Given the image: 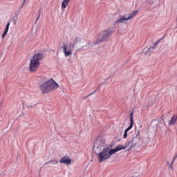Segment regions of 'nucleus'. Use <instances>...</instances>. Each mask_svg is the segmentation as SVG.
Here are the masks:
<instances>
[{"label": "nucleus", "mask_w": 177, "mask_h": 177, "mask_svg": "<svg viewBox=\"0 0 177 177\" xmlns=\"http://www.w3.org/2000/svg\"><path fill=\"white\" fill-rule=\"evenodd\" d=\"M57 88H59V84H57L53 79H50L39 85V88L43 95L53 92V91H55Z\"/></svg>", "instance_id": "1"}, {"label": "nucleus", "mask_w": 177, "mask_h": 177, "mask_svg": "<svg viewBox=\"0 0 177 177\" xmlns=\"http://www.w3.org/2000/svg\"><path fill=\"white\" fill-rule=\"evenodd\" d=\"M140 143V131H138L131 138H129L128 141L126 142L124 145H119V150H125L127 147H130V149H133L137 145Z\"/></svg>", "instance_id": "2"}, {"label": "nucleus", "mask_w": 177, "mask_h": 177, "mask_svg": "<svg viewBox=\"0 0 177 177\" xmlns=\"http://www.w3.org/2000/svg\"><path fill=\"white\" fill-rule=\"evenodd\" d=\"M117 151H120L118 146L115 147V149H111L109 147L104 148L103 150L97 153V158L100 162H103L106 160H109L113 154H115Z\"/></svg>", "instance_id": "3"}, {"label": "nucleus", "mask_w": 177, "mask_h": 177, "mask_svg": "<svg viewBox=\"0 0 177 177\" xmlns=\"http://www.w3.org/2000/svg\"><path fill=\"white\" fill-rule=\"evenodd\" d=\"M81 42V37H76L71 39V41L68 44H64L63 45V53H64L65 57H68L71 55H73V49L77 48V44Z\"/></svg>", "instance_id": "4"}, {"label": "nucleus", "mask_w": 177, "mask_h": 177, "mask_svg": "<svg viewBox=\"0 0 177 177\" xmlns=\"http://www.w3.org/2000/svg\"><path fill=\"white\" fill-rule=\"evenodd\" d=\"M112 35H113V30L110 29L102 30L99 34L97 41L96 42H92V44L88 43L87 46H95V45H97V44L100 42H104V41H108L109 38H111Z\"/></svg>", "instance_id": "5"}, {"label": "nucleus", "mask_w": 177, "mask_h": 177, "mask_svg": "<svg viewBox=\"0 0 177 177\" xmlns=\"http://www.w3.org/2000/svg\"><path fill=\"white\" fill-rule=\"evenodd\" d=\"M44 59V55L37 53L30 60V71L32 73L37 71V68L39 67V61Z\"/></svg>", "instance_id": "6"}, {"label": "nucleus", "mask_w": 177, "mask_h": 177, "mask_svg": "<svg viewBox=\"0 0 177 177\" xmlns=\"http://www.w3.org/2000/svg\"><path fill=\"white\" fill-rule=\"evenodd\" d=\"M133 110L130 113V125L129 127L125 129L124 131V133L123 136V138L124 139H127V138H128V132L129 131H131V129H132L133 127Z\"/></svg>", "instance_id": "7"}, {"label": "nucleus", "mask_w": 177, "mask_h": 177, "mask_svg": "<svg viewBox=\"0 0 177 177\" xmlns=\"http://www.w3.org/2000/svg\"><path fill=\"white\" fill-rule=\"evenodd\" d=\"M59 164H66V165H70L71 164V160L68 156H65L59 160Z\"/></svg>", "instance_id": "8"}, {"label": "nucleus", "mask_w": 177, "mask_h": 177, "mask_svg": "<svg viewBox=\"0 0 177 177\" xmlns=\"http://www.w3.org/2000/svg\"><path fill=\"white\" fill-rule=\"evenodd\" d=\"M129 19L128 17H127V15H120L118 19H117L115 21V24H118V23H124V21H128Z\"/></svg>", "instance_id": "9"}, {"label": "nucleus", "mask_w": 177, "mask_h": 177, "mask_svg": "<svg viewBox=\"0 0 177 177\" xmlns=\"http://www.w3.org/2000/svg\"><path fill=\"white\" fill-rule=\"evenodd\" d=\"M71 0H64L62 3V9H66V8H67V5H68V3L71 1Z\"/></svg>", "instance_id": "10"}, {"label": "nucleus", "mask_w": 177, "mask_h": 177, "mask_svg": "<svg viewBox=\"0 0 177 177\" xmlns=\"http://www.w3.org/2000/svg\"><path fill=\"white\" fill-rule=\"evenodd\" d=\"M156 46H157V43H155L153 46L150 47L147 49V53H145V55H147V53H150L153 52V50H154V49H156V48H157Z\"/></svg>", "instance_id": "11"}, {"label": "nucleus", "mask_w": 177, "mask_h": 177, "mask_svg": "<svg viewBox=\"0 0 177 177\" xmlns=\"http://www.w3.org/2000/svg\"><path fill=\"white\" fill-rule=\"evenodd\" d=\"M138 15V10L133 11L131 14L128 17L129 20H131L135 17Z\"/></svg>", "instance_id": "12"}, {"label": "nucleus", "mask_w": 177, "mask_h": 177, "mask_svg": "<svg viewBox=\"0 0 177 177\" xmlns=\"http://www.w3.org/2000/svg\"><path fill=\"white\" fill-rule=\"evenodd\" d=\"M104 82H102L99 86L97 88L96 90H95L93 93H90L89 95H88L86 96V97H89V96H92V95H94V93H96V92H97V89H99V88H100V86H102V85H103Z\"/></svg>", "instance_id": "13"}, {"label": "nucleus", "mask_w": 177, "mask_h": 177, "mask_svg": "<svg viewBox=\"0 0 177 177\" xmlns=\"http://www.w3.org/2000/svg\"><path fill=\"white\" fill-rule=\"evenodd\" d=\"M53 163L54 165H57V164H59V161L57 160H51L45 163V165H48V164H50V163Z\"/></svg>", "instance_id": "14"}, {"label": "nucleus", "mask_w": 177, "mask_h": 177, "mask_svg": "<svg viewBox=\"0 0 177 177\" xmlns=\"http://www.w3.org/2000/svg\"><path fill=\"white\" fill-rule=\"evenodd\" d=\"M10 26V21H8L6 24V28H5V31H9V27Z\"/></svg>", "instance_id": "15"}, {"label": "nucleus", "mask_w": 177, "mask_h": 177, "mask_svg": "<svg viewBox=\"0 0 177 177\" xmlns=\"http://www.w3.org/2000/svg\"><path fill=\"white\" fill-rule=\"evenodd\" d=\"M7 34H8V31L4 30L3 33L2 34L1 38H5Z\"/></svg>", "instance_id": "16"}, {"label": "nucleus", "mask_w": 177, "mask_h": 177, "mask_svg": "<svg viewBox=\"0 0 177 177\" xmlns=\"http://www.w3.org/2000/svg\"><path fill=\"white\" fill-rule=\"evenodd\" d=\"M41 17V13L40 12H39V15H38V17H37V19H36V22L35 23H37V21H38V20H39V19Z\"/></svg>", "instance_id": "17"}, {"label": "nucleus", "mask_w": 177, "mask_h": 177, "mask_svg": "<svg viewBox=\"0 0 177 177\" xmlns=\"http://www.w3.org/2000/svg\"><path fill=\"white\" fill-rule=\"evenodd\" d=\"M177 156H176L174 157V158L173 159V160L171 161V165H174V162H175V159L176 158Z\"/></svg>", "instance_id": "18"}, {"label": "nucleus", "mask_w": 177, "mask_h": 177, "mask_svg": "<svg viewBox=\"0 0 177 177\" xmlns=\"http://www.w3.org/2000/svg\"><path fill=\"white\" fill-rule=\"evenodd\" d=\"M27 107H30V109H32V107H34V106L30 105V106H27Z\"/></svg>", "instance_id": "19"}, {"label": "nucleus", "mask_w": 177, "mask_h": 177, "mask_svg": "<svg viewBox=\"0 0 177 177\" xmlns=\"http://www.w3.org/2000/svg\"><path fill=\"white\" fill-rule=\"evenodd\" d=\"M170 168H171V169H174V165H171V164Z\"/></svg>", "instance_id": "20"}, {"label": "nucleus", "mask_w": 177, "mask_h": 177, "mask_svg": "<svg viewBox=\"0 0 177 177\" xmlns=\"http://www.w3.org/2000/svg\"><path fill=\"white\" fill-rule=\"evenodd\" d=\"M76 50H77V52H80V50H81V48H77L76 49Z\"/></svg>", "instance_id": "21"}, {"label": "nucleus", "mask_w": 177, "mask_h": 177, "mask_svg": "<svg viewBox=\"0 0 177 177\" xmlns=\"http://www.w3.org/2000/svg\"><path fill=\"white\" fill-rule=\"evenodd\" d=\"M23 6H24V3H22V5H21L20 9H21V8H23Z\"/></svg>", "instance_id": "22"}, {"label": "nucleus", "mask_w": 177, "mask_h": 177, "mask_svg": "<svg viewBox=\"0 0 177 177\" xmlns=\"http://www.w3.org/2000/svg\"><path fill=\"white\" fill-rule=\"evenodd\" d=\"M15 15H19V12H15Z\"/></svg>", "instance_id": "23"}, {"label": "nucleus", "mask_w": 177, "mask_h": 177, "mask_svg": "<svg viewBox=\"0 0 177 177\" xmlns=\"http://www.w3.org/2000/svg\"><path fill=\"white\" fill-rule=\"evenodd\" d=\"M84 48H85L84 46H82V49H84Z\"/></svg>", "instance_id": "24"}, {"label": "nucleus", "mask_w": 177, "mask_h": 177, "mask_svg": "<svg viewBox=\"0 0 177 177\" xmlns=\"http://www.w3.org/2000/svg\"><path fill=\"white\" fill-rule=\"evenodd\" d=\"M128 150H131V149L129 148Z\"/></svg>", "instance_id": "25"}]
</instances>
